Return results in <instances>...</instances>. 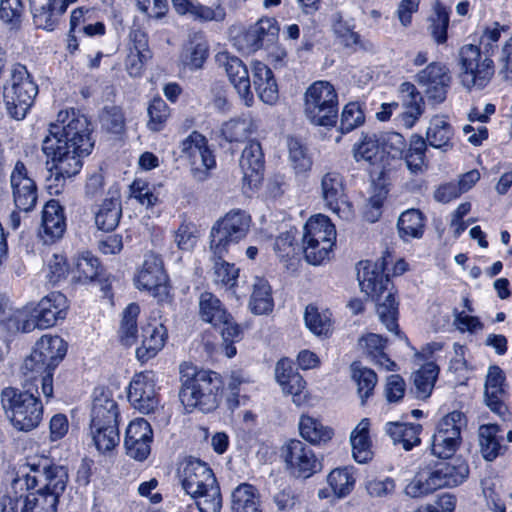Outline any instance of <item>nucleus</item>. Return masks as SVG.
I'll return each mask as SVG.
<instances>
[{
  "mask_svg": "<svg viewBox=\"0 0 512 512\" xmlns=\"http://www.w3.org/2000/svg\"><path fill=\"white\" fill-rule=\"evenodd\" d=\"M38 94V87L32 80L27 68L22 64H14L10 79L4 86L3 99L8 114L22 120Z\"/></svg>",
  "mask_w": 512,
  "mask_h": 512,
  "instance_id": "obj_9",
  "label": "nucleus"
},
{
  "mask_svg": "<svg viewBox=\"0 0 512 512\" xmlns=\"http://www.w3.org/2000/svg\"><path fill=\"white\" fill-rule=\"evenodd\" d=\"M288 151H289V159L294 166V168L299 171H307L310 169L311 160L306 154L305 148L302 144L294 138L288 139Z\"/></svg>",
  "mask_w": 512,
  "mask_h": 512,
  "instance_id": "obj_64",
  "label": "nucleus"
},
{
  "mask_svg": "<svg viewBox=\"0 0 512 512\" xmlns=\"http://www.w3.org/2000/svg\"><path fill=\"white\" fill-rule=\"evenodd\" d=\"M92 148L89 122L74 110L58 113L57 123L51 124L42 143V150L50 159L49 170L58 182L76 175L82 167V157L89 155Z\"/></svg>",
  "mask_w": 512,
  "mask_h": 512,
  "instance_id": "obj_1",
  "label": "nucleus"
},
{
  "mask_svg": "<svg viewBox=\"0 0 512 512\" xmlns=\"http://www.w3.org/2000/svg\"><path fill=\"white\" fill-rule=\"evenodd\" d=\"M130 197L145 207H152L158 202V196L146 180L135 179L129 187Z\"/></svg>",
  "mask_w": 512,
  "mask_h": 512,
  "instance_id": "obj_58",
  "label": "nucleus"
},
{
  "mask_svg": "<svg viewBox=\"0 0 512 512\" xmlns=\"http://www.w3.org/2000/svg\"><path fill=\"white\" fill-rule=\"evenodd\" d=\"M139 313L140 307L137 303H130L122 313V319L119 328V339L120 342L125 346H131L137 340V318Z\"/></svg>",
  "mask_w": 512,
  "mask_h": 512,
  "instance_id": "obj_45",
  "label": "nucleus"
},
{
  "mask_svg": "<svg viewBox=\"0 0 512 512\" xmlns=\"http://www.w3.org/2000/svg\"><path fill=\"white\" fill-rule=\"evenodd\" d=\"M152 439L153 432L149 422L143 418L133 420L126 429V454L137 461H144L150 455Z\"/></svg>",
  "mask_w": 512,
  "mask_h": 512,
  "instance_id": "obj_22",
  "label": "nucleus"
},
{
  "mask_svg": "<svg viewBox=\"0 0 512 512\" xmlns=\"http://www.w3.org/2000/svg\"><path fill=\"white\" fill-rule=\"evenodd\" d=\"M214 256V281L228 287H233L239 276V269L233 264L223 260V257Z\"/></svg>",
  "mask_w": 512,
  "mask_h": 512,
  "instance_id": "obj_59",
  "label": "nucleus"
},
{
  "mask_svg": "<svg viewBox=\"0 0 512 512\" xmlns=\"http://www.w3.org/2000/svg\"><path fill=\"white\" fill-rule=\"evenodd\" d=\"M134 281L139 290L151 292L159 302L171 300L170 288L167 285L168 277L159 255L153 252L145 254L142 267L137 272Z\"/></svg>",
  "mask_w": 512,
  "mask_h": 512,
  "instance_id": "obj_12",
  "label": "nucleus"
},
{
  "mask_svg": "<svg viewBox=\"0 0 512 512\" xmlns=\"http://www.w3.org/2000/svg\"><path fill=\"white\" fill-rule=\"evenodd\" d=\"M420 424H408L400 422H388L385 425V432L394 444H401L406 451L420 444Z\"/></svg>",
  "mask_w": 512,
  "mask_h": 512,
  "instance_id": "obj_35",
  "label": "nucleus"
},
{
  "mask_svg": "<svg viewBox=\"0 0 512 512\" xmlns=\"http://www.w3.org/2000/svg\"><path fill=\"white\" fill-rule=\"evenodd\" d=\"M453 135L454 132L448 120L444 116H435L430 121L426 139L433 148L446 151L452 147Z\"/></svg>",
  "mask_w": 512,
  "mask_h": 512,
  "instance_id": "obj_42",
  "label": "nucleus"
},
{
  "mask_svg": "<svg viewBox=\"0 0 512 512\" xmlns=\"http://www.w3.org/2000/svg\"><path fill=\"white\" fill-rule=\"evenodd\" d=\"M178 477L182 489L189 496L199 493L217 481L212 469L195 458L186 459L180 464Z\"/></svg>",
  "mask_w": 512,
  "mask_h": 512,
  "instance_id": "obj_20",
  "label": "nucleus"
},
{
  "mask_svg": "<svg viewBox=\"0 0 512 512\" xmlns=\"http://www.w3.org/2000/svg\"><path fill=\"white\" fill-rule=\"evenodd\" d=\"M79 281H93L101 276V266L97 257L91 252L84 251L79 254L75 264Z\"/></svg>",
  "mask_w": 512,
  "mask_h": 512,
  "instance_id": "obj_56",
  "label": "nucleus"
},
{
  "mask_svg": "<svg viewBox=\"0 0 512 512\" xmlns=\"http://www.w3.org/2000/svg\"><path fill=\"white\" fill-rule=\"evenodd\" d=\"M31 465L30 472L17 476L5 488V491H17L21 497L46 506L48 510H57L59 497L68 483V471L65 467L55 464Z\"/></svg>",
  "mask_w": 512,
  "mask_h": 512,
  "instance_id": "obj_2",
  "label": "nucleus"
},
{
  "mask_svg": "<svg viewBox=\"0 0 512 512\" xmlns=\"http://www.w3.org/2000/svg\"><path fill=\"white\" fill-rule=\"evenodd\" d=\"M327 482L334 495L340 498L348 495L352 491L355 480L348 469L337 468L329 473Z\"/></svg>",
  "mask_w": 512,
  "mask_h": 512,
  "instance_id": "obj_57",
  "label": "nucleus"
},
{
  "mask_svg": "<svg viewBox=\"0 0 512 512\" xmlns=\"http://www.w3.org/2000/svg\"><path fill=\"white\" fill-rule=\"evenodd\" d=\"M0 506V512H57L46 509V506L30 500L29 497L17 495V491H4Z\"/></svg>",
  "mask_w": 512,
  "mask_h": 512,
  "instance_id": "obj_43",
  "label": "nucleus"
},
{
  "mask_svg": "<svg viewBox=\"0 0 512 512\" xmlns=\"http://www.w3.org/2000/svg\"><path fill=\"white\" fill-rule=\"evenodd\" d=\"M435 16L432 18L431 34L437 43H444L447 40V28L449 24V13L440 3L434 6Z\"/></svg>",
  "mask_w": 512,
  "mask_h": 512,
  "instance_id": "obj_60",
  "label": "nucleus"
},
{
  "mask_svg": "<svg viewBox=\"0 0 512 512\" xmlns=\"http://www.w3.org/2000/svg\"><path fill=\"white\" fill-rule=\"evenodd\" d=\"M364 114L358 103L350 102L344 106L341 114L340 130L348 133L364 122Z\"/></svg>",
  "mask_w": 512,
  "mask_h": 512,
  "instance_id": "obj_61",
  "label": "nucleus"
},
{
  "mask_svg": "<svg viewBox=\"0 0 512 512\" xmlns=\"http://www.w3.org/2000/svg\"><path fill=\"white\" fill-rule=\"evenodd\" d=\"M429 470L437 489L458 486L469 475L467 463L459 457L437 461Z\"/></svg>",
  "mask_w": 512,
  "mask_h": 512,
  "instance_id": "obj_26",
  "label": "nucleus"
},
{
  "mask_svg": "<svg viewBox=\"0 0 512 512\" xmlns=\"http://www.w3.org/2000/svg\"><path fill=\"white\" fill-rule=\"evenodd\" d=\"M91 434L98 451H112L120 442L119 429L116 426L91 427Z\"/></svg>",
  "mask_w": 512,
  "mask_h": 512,
  "instance_id": "obj_55",
  "label": "nucleus"
},
{
  "mask_svg": "<svg viewBox=\"0 0 512 512\" xmlns=\"http://www.w3.org/2000/svg\"><path fill=\"white\" fill-rule=\"evenodd\" d=\"M397 227L400 237L405 241L422 237L424 232L422 213L417 209L404 211L398 218Z\"/></svg>",
  "mask_w": 512,
  "mask_h": 512,
  "instance_id": "obj_44",
  "label": "nucleus"
},
{
  "mask_svg": "<svg viewBox=\"0 0 512 512\" xmlns=\"http://www.w3.org/2000/svg\"><path fill=\"white\" fill-rule=\"evenodd\" d=\"M387 339L375 333H368L359 339V347L372 362L388 371L397 370V365L384 352Z\"/></svg>",
  "mask_w": 512,
  "mask_h": 512,
  "instance_id": "obj_30",
  "label": "nucleus"
},
{
  "mask_svg": "<svg viewBox=\"0 0 512 512\" xmlns=\"http://www.w3.org/2000/svg\"><path fill=\"white\" fill-rule=\"evenodd\" d=\"M119 409L116 401L108 394L101 393L93 401L90 427H118Z\"/></svg>",
  "mask_w": 512,
  "mask_h": 512,
  "instance_id": "obj_31",
  "label": "nucleus"
},
{
  "mask_svg": "<svg viewBox=\"0 0 512 512\" xmlns=\"http://www.w3.org/2000/svg\"><path fill=\"white\" fill-rule=\"evenodd\" d=\"M128 399L131 405L143 414H150L158 409L159 399L153 372L145 371L133 377L129 385Z\"/></svg>",
  "mask_w": 512,
  "mask_h": 512,
  "instance_id": "obj_19",
  "label": "nucleus"
},
{
  "mask_svg": "<svg viewBox=\"0 0 512 512\" xmlns=\"http://www.w3.org/2000/svg\"><path fill=\"white\" fill-rule=\"evenodd\" d=\"M405 111L402 120L407 128H411L423 113V98L414 84L403 82L400 85Z\"/></svg>",
  "mask_w": 512,
  "mask_h": 512,
  "instance_id": "obj_37",
  "label": "nucleus"
},
{
  "mask_svg": "<svg viewBox=\"0 0 512 512\" xmlns=\"http://www.w3.org/2000/svg\"><path fill=\"white\" fill-rule=\"evenodd\" d=\"M180 151L181 157L190 162L194 177L199 181L204 180L207 171L216 164L214 155L208 147L207 139L197 131H193L180 143Z\"/></svg>",
  "mask_w": 512,
  "mask_h": 512,
  "instance_id": "obj_13",
  "label": "nucleus"
},
{
  "mask_svg": "<svg viewBox=\"0 0 512 512\" xmlns=\"http://www.w3.org/2000/svg\"><path fill=\"white\" fill-rule=\"evenodd\" d=\"M47 362L34 351L27 356L20 368L23 376L24 387H35L38 394L40 387L41 393L46 398L47 402L53 398V372L54 369L48 368Z\"/></svg>",
  "mask_w": 512,
  "mask_h": 512,
  "instance_id": "obj_17",
  "label": "nucleus"
},
{
  "mask_svg": "<svg viewBox=\"0 0 512 512\" xmlns=\"http://www.w3.org/2000/svg\"><path fill=\"white\" fill-rule=\"evenodd\" d=\"M321 240L322 250L332 249L336 240L335 226L331 223L330 219L322 214L311 216L303 227V236Z\"/></svg>",
  "mask_w": 512,
  "mask_h": 512,
  "instance_id": "obj_29",
  "label": "nucleus"
},
{
  "mask_svg": "<svg viewBox=\"0 0 512 512\" xmlns=\"http://www.w3.org/2000/svg\"><path fill=\"white\" fill-rule=\"evenodd\" d=\"M200 512H220L222 507V495L218 482L200 490L190 496Z\"/></svg>",
  "mask_w": 512,
  "mask_h": 512,
  "instance_id": "obj_51",
  "label": "nucleus"
},
{
  "mask_svg": "<svg viewBox=\"0 0 512 512\" xmlns=\"http://www.w3.org/2000/svg\"><path fill=\"white\" fill-rule=\"evenodd\" d=\"M249 307L254 314L263 315L271 312L274 307L272 290L269 282L262 277H255Z\"/></svg>",
  "mask_w": 512,
  "mask_h": 512,
  "instance_id": "obj_41",
  "label": "nucleus"
},
{
  "mask_svg": "<svg viewBox=\"0 0 512 512\" xmlns=\"http://www.w3.org/2000/svg\"><path fill=\"white\" fill-rule=\"evenodd\" d=\"M439 369L436 364H424L414 374L415 393L418 398L425 399L430 396L438 376Z\"/></svg>",
  "mask_w": 512,
  "mask_h": 512,
  "instance_id": "obj_49",
  "label": "nucleus"
},
{
  "mask_svg": "<svg viewBox=\"0 0 512 512\" xmlns=\"http://www.w3.org/2000/svg\"><path fill=\"white\" fill-rule=\"evenodd\" d=\"M505 373L497 365L488 368L484 384V402L496 415L504 418L508 412L505 404L507 391L505 389Z\"/></svg>",
  "mask_w": 512,
  "mask_h": 512,
  "instance_id": "obj_24",
  "label": "nucleus"
},
{
  "mask_svg": "<svg viewBox=\"0 0 512 512\" xmlns=\"http://www.w3.org/2000/svg\"><path fill=\"white\" fill-rule=\"evenodd\" d=\"M221 386L218 373L201 370L183 382L179 398L187 410L197 408L202 412H210L219 404Z\"/></svg>",
  "mask_w": 512,
  "mask_h": 512,
  "instance_id": "obj_6",
  "label": "nucleus"
},
{
  "mask_svg": "<svg viewBox=\"0 0 512 512\" xmlns=\"http://www.w3.org/2000/svg\"><path fill=\"white\" fill-rule=\"evenodd\" d=\"M279 33V26L274 18H262L245 33V41L252 51L260 49L265 42H273Z\"/></svg>",
  "mask_w": 512,
  "mask_h": 512,
  "instance_id": "obj_33",
  "label": "nucleus"
},
{
  "mask_svg": "<svg viewBox=\"0 0 512 512\" xmlns=\"http://www.w3.org/2000/svg\"><path fill=\"white\" fill-rule=\"evenodd\" d=\"M239 164L244 178L252 180L253 177H259L264 170L261 144L257 141H249L242 151Z\"/></svg>",
  "mask_w": 512,
  "mask_h": 512,
  "instance_id": "obj_40",
  "label": "nucleus"
},
{
  "mask_svg": "<svg viewBox=\"0 0 512 512\" xmlns=\"http://www.w3.org/2000/svg\"><path fill=\"white\" fill-rule=\"evenodd\" d=\"M275 378L282 388V392L292 397L296 406L307 404L308 392L303 377L294 370L292 362L288 359H281L275 367Z\"/></svg>",
  "mask_w": 512,
  "mask_h": 512,
  "instance_id": "obj_23",
  "label": "nucleus"
},
{
  "mask_svg": "<svg viewBox=\"0 0 512 512\" xmlns=\"http://www.w3.org/2000/svg\"><path fill=\"white\" fill-rule=\"evenodd\" d=\"M437 490L429 468L421 469L406 485L404 493L410 498H422Z\"/></svg>",
  "mask_w": 512,
  "mask_h": 512,
  "instance_id": "obj_48",
  "label": "nucleus"
},
{
  "mask_svg": "<svg viewBox=\"0 0 512 512\" xmlns=\"http://www.w3.org/2000/svg\"><path fill=\"white\" fill-rule=\"evenodd\" d=\"M255 489L249 484L239 485L232 492V512H260Z\"/></svg>",
  "mask_w": 512,
  "mask_h": 512,
  "instance_id": "obj_47",
  "label": "nucleus"
},
{
  "mask_svg": "<svg viewBox=\"0 0 512 512\" xmlns=\"http://www.w3.org/2000/svg\"><path fill=\"white\" fill-rule=\"evenodd\" d=\"M419 85L425 87V93L434 103H442L446 99L450 76L444 65L431 63L421 70L417 76Z\"/></svg>",
  "mask_w": 512,
  "mask_h": 512,
  "instance_id": "obj_25",
  "label": "nucleus"
},
{
  "mask_svg": "<svg viewBox=\"0 0 512 512\" xmlns=\"http://www.w3.org/2000/svg\"><path fill=\"white\" fill-rule=\"evenodd\" d=\"M251 224L250 215L241 209H233L219 219L210 232V249L215 256L223 257L230 245L246 237Z\"/></svg>",
  "mask_w": 512,
  "mask_h": 512,
  "instance_id": "obj_11",
  "label": "nucleus"
},
{
  "mask_svg": "<svg viewBox=\"0 0 512 512\" xmlns=\"http://www.w3.org/2000/svg\"><path fill=\"white\" fill-rule=\"evenodd\" d=\"M21 391L6 387L1 392V405L11 424L20 431H31L41 422L43 405L30 387Z\"/></svg>",
  "mask_w": 512,
  "mask_h": 512,
  "instance_id": "obj_5",
  "label": "nucleus"
},
{
  "mask_svg": "<svg viewBox=\"0 0 512 512\" xmlns=\"http://www.w3.org/2000/svg\"><path fill=\"white\" fill-rule=\"evenodd\" d=\"M66 230L63 208L57 200H50L42 211V238L45 243L60 239Z\"/></svg>",
  "mask_w": 512,
  "mask_h": 512,
  "instance_id": "obj_28",
  "label": "nucleus"
},
{
  "mask_svg": "<svg viewBox=\"0 0 512 512\" xmlns=\"http://www.w3.org/2000/svg\"><path fill=\"white\" fill-rule=\"evenodd\" d=\"M148 128L152 131H160L169 116V108L161 98H154L148 107Z\"/></svg>",
  "mask_w": 512,
  "mask_h": 512,
  "instance_id": "obj_62",
  "label": "nucleus"
},
{
  "mask_svg": "<svg viewBox=\"0 0 512 512\" xmlns=\"http://www.w3.org/2000/svg\"><path fill=\"white\" fill-rule=\"evenodd\" d=\"M160 310L151 312L149 321L142 328V344L136 349V357L141 362H146L155 357L164 347L168 338L167 329L160 320Z\"/></svg>",
  "mask_w": 512,
  "mask_h": 512,
  "instance_id": "obj_21",
  "label": "nucleus"
},
{
  "mask_svg": "<svg viewBox=\"0 0 512 512\" xmlns=\"http://www.w3.org/2000/svg\"><path fill=\"white\" fill-rule=\"evenodd\" d=\"M321 240L302 237V249L305 259L312 265H320L324 260L329 258L332 249H325L324 253L320 252L322 244Z\"/></svg>",
  "mask_w": 512,
  "mask_h": 512,
  "instance_id": "obj_63",
  "label": "nucleus"
},
{
  "mask_svg": "<svg viewBox=\"0 0 512 512\" xmlns=\"http://www.w3.org/2000/svg\"><path fill=\"white\" fill-rule=\"evenodd\" d=\"M321 196L325 206L339 218L351 220L353 218L352 205L345 195L344 179L337 171H328L321 177Z\"/></svg>",
  "mask_w": 512,
  "mask_h": 512,
  "instance_id": "obj_15",
  "label": "nucleus"
},
{
  "mask_svg": "<svg viewBox=\"0 0 512 512\" xmlns=\"http://www.w3.org/2000/svg\"><path fill=\"white\" fill-rule=\"evenodd\" d=\"M304 114L317 126H334L338 117V95L332 84L316 81L304 94Z\"/></svg>",
  "mask_w": 512,
  "mask_h": 512,
  "instance_id": "obj_10",
  "label": "nucleus"
},
{
  "mask_svg": "<svg viewBox=\"0 0 512 512\" xmlns=\"http://www.w3.org/2000/svg\"><path fill=\"white\" fill-rule=\"evenodd\" d=\"M499 432L500 428L496 424H484L478 429L480 452L486 461L495 460L506 449L500 442Z\"/></svg>",
  "mask_w": 512,
  "mask_h": 512,
  "instance_id": "obj_38",
  "label": "nucleus"
},
{
  "mask_svg": "<svg viewBox=\"0 0 512 512\" xmlns=\"http://www.w3.org/2000/svg\"><path fill=\"white\" fill-rule=\"evenodd\" d=\"M34 351L47 362L48 368L55 370L66 355L67 344L57 335H43L36 342Z\"/></svg>",
  "mask_w": 512,
  "mask_h": 512,
  "instance_id": "obj_34",
  "label": "nucleus"
},
{
  "mask_svg": "<svg viewBox=\"0 0 512 512\" xmlns=\"http://www.w3.org/2000/svg\"><path fill=\"white\" fill-rule=\"evenodd\" d=\"M458 67L459 81L468 91L484 89L495 73L490 55H483L480 47L473 44H465L459 49Z\"/></svg>",
  "mask_w": 512,
  "mask_h": 512,
  "instance_id": "obj_8",
  "label": "nucleus"
},
{
  "mask_svg": "<svg viewBox=\"0 0 512 512\" xmlns=\"http://www.w3.org/2000/svg\"><path fill=\"white\" fill-rule=\"evenodd\" d=\"M199 314L203 321L220 331L225 355L228 358L234 357L237 350L233 344L242 339L243 331L221 301L212 293L203 292L199 298Z\"/></svg>",
  "mask_w": 512,
  "mask_h": 512,
  "instance_id": "obj_7",
  "label": "nucleus"
},
{
  "mask_svg": "<svg viewBox=\"0 0 512 512\" xmlns=\"http://www.w3.org/2000/svg\"><path fill=\"white\" fill-rule=\"evenodd\" d=\"M389 254L381 257L376 262L370 260L358 263L357 277L361 291L377 302V315L381 323L390 332L408 341L401 335L398 326V302L392 292V284L388 275L384 273Z\"/></svg>",
  "mask_w": 512,
  "mask_h": 512,
  "instance_id": "obj_3",
  "label": "nucleus"
},
{
  "mask_svg": "<svg viewBox=\"0 0 512 512\" xmlns=\"http://www.w3.org/2000/svg\"><path fill=\"white\" fill-rule=\"evenodd\" d=\"M426 141L420 135L414 134L409 141L408 149H405L403 158L405 159L408 169L417 173L422 170L425 165Z\"/></svg>",
  "mask_w": 512,
  "mask_h": 512,
  "instance_id": "obj_52",
  "label": "nucleus"
},
{
  "mask_svg": "<svg viewBox=\"0 0 512 512\" xmlns=\"http://www.w3.org/2000/svg\"><path fill=\"white\" fill-rule=\"evenodd\" d=\"M369 425L367 418L362 419L350 435L352 455L358 463H367L373 456L369 438Z\"/></svg>",
  "mask_w": 512,
  "mask_h": 512,
  "instance_id": "obj_39",
  "label": "nucleus"
},
{
  "mask_svg": "<svg viewBox=\"0 0 512 512\" xmlns=\"http://www.w3.org/2000/svg\"><path fill=\"white\" fill-rule=\"evenodd\" d=\"M67 299L60 292H52L42 298L37 305H26L16 310L7 320L9 332H31L34 329H47L66 317Z\"/></svg>",
  "mask_w": 512,
  "mask_h": 512,
  "instance_id": "obj_4",
  "label": "nucleus"
},
{
  "mask_svg": "<svg viewBox=\"0 0 512 512\" xmlns=\"http://www.w3.org/2000/svg\"><path fill=\"white\" fill-rule=\"evenodd\" d=\"M109 197L105 198L95 213V224L98 229L103 231L114 230L122 216L121 201L118 193L109 192Z\"/></svg>",
  "mask_w": 512,
  "mask_h": 512,
  "instance_id": "obj_32",
  "label": "nucleus"
},
{
  "mask_svg": "<svg viewBox=\"0 0 512 512\" xmlns=\"http://www.w3.org/2000/svg\"><path fill=\"white\" fill-rule=\"evenodd\" d=\"M215 63L227 74L229 81L237 91L246 106H251L254 96L251 91V82L246 65L238 57L223 51L215 56Z\"/></svg>",
  "mask_w": 512,
  "mask_h": 512,
  "instance_id": "obj_18",
  "label": "nucleus"
},
{
  "mask_svg": "<svg viewBox=\"0 0 512 512\" xmlns=\"http://www.w3.org/2000/svg\"><path fill=\"white\" fill-rule=\"evenodd\" d=\"M33 21L37 28L52 31L59 17L66 11V0H29Z\"/></svg>",
  "mask_w": 512,
  "mask_h": 512,
  "instance_id": "obj_27",
  "label": "nucleus"
},
{
  "mask_svg": "<svg viewBox=\"0 0 512 512\" xmlns=\"http://www.w3.org/2000/svg\"><path fill=\"white\" fill-rule=\"evenodd\" d=\"M298 428L301 437L312 445H324L334 436V431L331 427L324 425L320 420L309 415H302L300 417Z\"/></svg>",
  "mask_w": 512,
  "mask_h": 512,
  "instance_id": "obj_36",
  "label": "nucleus"
},
{
  "mask_svg": "<svg viewBox=\"0 0 512 512\" xmlns=\"http://www.w3.org/2000/svg\"><path fill=\"white\" fill-rule=\"evenodd\" d=\"M208 54L209 47L205 41L190 42L184 47L180 55V61L189 70H198L203 67Z\"/></svg>",
  "mask_w": 512,
  "mask_h": 512,
  "instance_id": "obj_50",
  "label": "nucleus"
},
{
  "mask_svg": "<svg viewBox=\"0 0 512 512\" xmlns=\"http://www.w3.org/2000/svg\"><path fill=\"white\" fill-rule=\"evenodd\" d=\"M304 320L307 328L317 336H327L331 331V319L328 311L320 312L317 307L308 305Z\"/></svg>",
  "mask_w": 512,
  "mask_h": 512,
  "instance_id": "obj_54",
  "label": "nucleus"
},
{
  "mask_svg": "<svg viewBox=\"0 0 512 512\" xmlns=\"http://www.w3.org/2000/svg\"><path fill=\"white\" fill-rule=\"evenodd\" d=\"M380 153L379 139L375 134L362 135L361 140L353 147V156L357 162L365 161L374 164Z\"/></svg>",
  "mask_w": 512,
  "mask_h": 512,
  "instance_id": "obj_53",
  "label": "nucleus"
},
{
  "mask_svg": "<svg viewBox=\"0 0 512 512\" xmlns=\"http://www.w3.org/2000/svg\"><path fill=\"white\" fill-rule=\"evenodd\" d=\"M10 187L17 210L28 213L35 208L38 200L37 185L21 161L15 163L10 173Z\"/></svg>",
  "mask_w": 512,
  "mask_h": 512,
  "instance_id": "obj_16",
  "label": "nucleus"
},
{
  "mask_svg": "<svg viewBox=\"0 0 512 512\" xmlns=\"http://www.w3.org/2000/svg\"><path fill=\"white\" fill-rule=\"evenodd\" d=\"M352 379L357 385V392L361 398L362 404L373 394L377 384L376 373L367 367L361 366L360 363L354 362L351 365Z\"/></svg>",
  "mask_w": 512,
  "mask_h": 512,
  "instance_id": "obj_46",
  "label": "nucleus"
},
{
  "mask_svg": "<svg viewBox=\"0 0 512 512\" xmlns=\"http://www.w3.org/2000/svg\"><path fill=\"white\" fill-rule=\"evenodd\" d=\"M281 456L287 469L296 477L308 478L321 468L313 450L297 439H291L283 445Z\"/></svg>",
  "mask_w": 512,
  "mask_h": 512,
  "instance_id": "obj_14",
  "label": "nucleus"
}]
</instances>
